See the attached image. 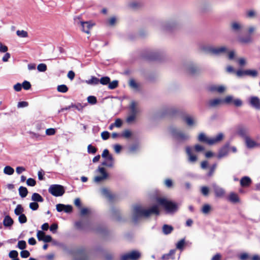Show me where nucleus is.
Instances as JSON below:
<instances>
[{
    "instance_id": "nucleus-2",
    "label": "nucleus",
    "mask_w": 260,
    "mask_h": 260,
    "mask_svg": "<svg viewBox=\"0 0 260 260\" xmlns=\"http://www.w3.org/2000/svg\"><path fill=\"white\" fill-rule=\"evenodd\" d=\"M156 201L159 205L162 206L166 212L169 213H173L176 212L178 209L179 205L166 198H157Z\"/></svg>"
},
{
    "instance_id": "nucleus-19",
    "label": "nucleus",
    "mask_w": 260,
    "mask_h": 260,
    "mask_svg": "<svg viewBox=\"0 0 260 260\" xmlns=\"http://www.w3.org/2000/svg\"><path fill=\"white\" fill-rule=\"evenodd\" d=\"M231 29L235 32H241L243 28V25L241 22L233 21L231 23Z\"/></svg>"
},
{
    "instance_id": "nucleus-17",
    "label": "nucleus",
    "mask_w": 260,
    "mask_h": 260,
    "mask_svg": "<svg viewBox=\"0 0 260 260\" xmlns=\"http://www.w3.org/2000/svg\"><path fill=\"white\" fill-rule=\"evenodd\" d=\"M251 107L257 110H260V99L257 96H251L249 99Z\"/></svg>"
},
{
    "instance_id": "nucleus-51",
    "label": "nucleus",
    "mask_w": 260,
    "mask_h": 260,
    "mask_svg": "<svg viewBox=\"0 0 260 260\" xmlns=\"http://www.w3.org/2000/svg\"><path fill=\"white\" fill-rule=\"evenodd\" d=\"M87 101L89 104L92 105L95 104L97 102L96 98L94 96H89L87 98Z\"/></svg>"
},
{
    "instance_id": "nucleus-60",
    "label": "nucleus",
    "mask_w": 260,
    "mask_h": 260,
    "mask_svg": "<svg viewBox=\"0 0 260 260\" xmlns=\"http://www.w3.org/2000/svg\"><path fill=\"white\" fill-rule=\"evenodd\" d=\"M87 150L88 153L94 154L96 151V149L91 145H89L87 147Z\"/></svg>"
},
{
    "instance_id": "nucleus-30",
    "label": "nucleus",
    "mask_w": 260,
    "mask_h": 260,
    "mask_svg": "<svg viewBox=\"0 0 260 260\" xmlns=\"http://www.w3.org/2000/svg\"><path fill=\"white\" fill-rule=\"evenodd\" d=\"M258 75V72L255 69H247L246 76H250L252 78H255Z\"/></svg>"
},
{
    "instance_id": "nucleus-10",
    "label": "nucleus",
    "mask_w": 260,
    "mask_h": 260,
    "mask_svg": "<svg viewBox=\"0 0 260 260\" xmlns=\"http://www.w3.org/2000/svg\"><path fill=\"white\" fill-rule=\"evenodd\" d=\"M141 255V253L139 251L133 250L122 255L121 260H137Z\"/></svg>"
},
{
    "instance_id": "nucleus-24",
    "label": "nucleus",
    "mask_w": 260,
    "mask_h": 260,
    "mask_svg": "<svg viewBox=\"0 0 260 260\" xmlns=\"http://www.w3.org/2000/svg\"><path fill=\"white\" fill-rule=\"evenodd\" d=\"M14 223L13 219L9 216L6 215L5 216L3 220V224L5 227L9 228L12 226Z\"/></svg>"
},
{
    "instance_id": "nucleus-37",
    "label": "nucleus",
    "mask_w": 260,
    "mask_h": 260,
    "mask_svg": "<svg viewBox=\"0 0 260 260\" xmlns=\"http://www.w3.org/2000/svg\"><path fill=\"white\" fill-rule=\"evenodd\" d=\"M85 82L89 85H97L99 83V79L95 77L92 76L90 79L86 80Z\"/></svg>"
},
{
    "instance_id": "nucleus-25",
    "label": "nucleus",
    "mask_w": 260,
    "mask_h": 260,
    "mask_svg": "<svg viewBox=\"0 0 260 260\" xmlns=\"http://www.w3.org/2000/svg\"><path fill=\"white\" fill-rule=\"evenodd\" d=\"M251 183V179L247 176H245L241 178L240 184L242 187H248Z\"/></svg>"
},
{
    "instance_id": "nucleus-26",
    "label": "nucleus",
    "mask_w": 260,
    "mask_h": 260,
    "mask_svg": "<svg viewBox=\"0 0 260 260\" xmlns=\"http://www.w3.org/2000/svg\"><path fill=\"white\" fill-rule=\"evenodd\" d=\"M129 87L136 90H138L140 88V84L137 82L134 79H131L128 82Z\"/></svg>"
},
{
    "instance_id": "nucleus-31",
    "label": "nucleus",
    "mask_w": 260,
    "mask_h": 260,
    "mask_svg": "<svg viewBox=\"0 0 260 260\" xmlns=\"http://www.w3.org/2000/svg\"><path fill=\"white\" fill-rule=\"evenodd\" d=\"M137 106V103L136 102H132L129 106L130 113L137 114L138 112Z\"/></svg>"
},
{
    "instance_id": "nucleus-61",
    "label": "nucleus",
    "mask_w": 260,
    "mask_h": 260,
    "mask_svg": "<svg viewBox=\"0 0 260 260\" xmlns=\"http://www.w3.org/2000/svg\"><path fill=\"white\" fill-rule=\"evenodd\" d=\"M109 137L110 134L107 131H104L101 133V137L104 140H107Z\"/></svg>"
},
{
    "instance_id": "nucleus-50",
    "label": "nucleus",
    "mask_w": 260,
    "mask_h": 260,
    "mask_svg": "<svg viewBox=\"0 0 260 260\" xmlns=\"http://www.w3.org/2000/svg\"><path fill=\"white\" fill-rule=\"evenodd\" d=\"M16 34L18 36L21 38H26L28 36L27 32L24 30H17Z\"/></svg>"
},
{
    "instance_id": "nucleus-52",
    "label": "nucleus",
    "mask_w": 260,
    "mask_h": 260,
    "mask_svg": "<svg viewBox=\"0 0 260 260\" xmlns=\"http://www.w3.org/2000/svg\"><path fill=\"white\" fill-rule=\"evenodd\" d=\"M37 69L39 72H45L47 70V66L44 63H40L38 66Z\"/></svg>"
},
{
    "instance_id": "nucleus-3",
    "label": "nucleus",
    "mask_w": 260,
    "mask_h": 260,
    "mask_svg": "<svg viewBox=\"0 0 260 260\" xmlns=\"http://www.w3.org/2000/svg\"><path fill=\"white\" fill-rule=\"evenodd\" d=\"M186 153L187 156L188 161L191 164L195 163L198 160V157L194 151L201 152L204 150V147L201 145L197 144L194 147L187 146L185 148Z\"/></svg>"
},
{
    "instance_id": "nucleus-39",
    "label": "nucleus",
    "mask_w": 260,
    "mask_h": 260,
    "mask_svg": "<svg viewBox=\"0 0 260 260\" xmlns=\"http://www.w3.org/2000/svg\"><path fill=\"white\" fill-rule=\"evenodd\" d=\"M246 16L248 18H253L256 16V12L253 10H249L246 11Z\"/></svg>"
},
{
    "instance_id": "nucleus-7",
    "label": "nucleus",
    "mask_w": 260,
    "mask_h": 260,
    "mask_svg": "<svg viewBox=\"0 0 260 260\" xmlns=\"http://www.w3.org/2000/svg\"><path fill=\"white\" fill-rule=\"evenodd\" d=\"M102 157L104 159L102 165L108 168H113L114 166V158L113 155L110 154L108 149H104L102 154Z\"/></svg>"
},
{
    "instance_id": "nucleus-41",
    "label": "nucleus",
    "mask_w": 260,
    "mask_h": 260,
    "mask_svg": "<svg viewBox=\"0 0 260 260\" xmlns=\"http://www.w3.org/2000/svg\"><path fill=\"white\" fill-rule=\"evenodd\" d=\"M57 90L60 92L66 93L68 91V88L66 85L62 84L57 86Z\"/></svg>"
},
{
    "instance_id": "nucleus-56",
    "label": "nucleus",
    "mask_w": 260,
    "mask_h": 260,
    "mask_svg": "<svg viewBox=\"0 0 260 260\" xmlns=\"http://www.w3.org/2000/svg\"><path fill=\"white\" fill-rule=\"evenodd\" d=\"M247 70H238L236 72V75L238 77H242L244 76H246Z\"/></svg>"
},
{
    "instance_id": "nucleus-29",
    "label": "nucleus",
    "mask_w": 260,
    "mask_h": 260,
    "mask_svg": "<svg viewBox=\"0 0 260 260\" xmlns=\"http://www.w3.org/2000/svg\"><path fill=\"white\" fill-rule=\"evenodd\" d=\"M31 200L35 202H43L44 199L38 193H34L31 196Z\"/></svg>"
},
{
    "instance_id": "nucleus-13",
    "label": "nucleus",
    "mask_w": 260,
    "mask_h": 260,
    "mask_svg": "<svg viewBox=\"0 0 260 260\" xmlns=\"http://www.w3.org/2000/svg\"><path fill=\"white\" fill-rule=\"evenodd\" d=\"M244 139L246 146L248 149H254L259 146L257 142L248 136H246Z\"/></svg>"
},
{
    "instance_id": "nucleus-28",
    "label": "nucleus",
    "mask_w": 260,
    "mask_h": 260,
    "mask_svg": "<svg viewBox=\"0 0 260 260\" xmlns=\"http://www.w3.org/2000/svg\"><path fill=\"white\" fill-rule=\"evenodd\" d=\"M118 20V18L116 16H112L107 19L106 24L107 25L110 26H114Z\"/></svg>"
},
{
    "instance_id": "nucleus-36",
    "label": "nucleus",
    "mask_w": 260,
    "mask_h": 260,
    "mask_svg": "<svg viewBox=\"0 0 260 260\" xmlns=\"http://www.w3.org/2000/svg\"><path fill=\"white\" fill-rule=\"evenodd\" d=\"M24 212V208L21 205H17L16 208L14 210V213L15 215L19 216Z\"/></svg>"
},
{
    "instance_id": "nucleus-6",
    "label": "nucleus",
    "mask_w": 260,
    "mask_h": 260,
    "mask_svg": "<svg viewBox=\"0 0 260 260\" xmlns=\"http://www.w3.org/2000/svg\"><path fill=\"white\" fill-rule=\"evenodd\" d=\"M170 132L172 136L179 141H185L189 139L190 136L188 133H185L175 127H171Z\"/></svg>"
},
{
    "instance_id": "nucleus-53",
    "label": "nucleus",
    "mask_w": 260,
    "mask_h": 260,
    "mask_svg": "<svg viewBox=\"0 0 260 260\" xmlns=\"http://www.w3.org/2000/svg\"><path fill=\"white\" fill-rule=\"evenodd\" d=\"M29 207L32 210L35 211L38 209L39 204L38 203L34 201L29 204Z\"/></svg>"
},
{
    "instance_id": "nucleus-33",
    "label": "nucleus",
    "mask_w": 260,
    "mask_h": 260,
    "mask_svg": "<svg viewBox=\"0 0 260 260\" xmlns=\"http://www.w3.org/2000/svg\"><path fill=\"white\" fill-rule=\"evenodd\" d=\"M162 230L163 233L164 234L168 235V234H170L172 232L173 228L171 225L165 224L162 226Z\"/></svg>"
},
{
    "instance_id": "nucleus-18",
    "label": "nucleus",
    "mask_w": 260,
    "mask_h": 260,
    "mask_svg": "<svg viewBox=\"0 0 260 260\" xmlns=\"http://www.w3.org/2000/svg\"><path fill=\"white\" fill-rule=\"evenodd\" d=\"M229 152V145H225L219 150L217 157L219 159L224 157L228 155Z\"/></svg>"
},
{
    "instance_id": "nucleus-8",
    "label": "nucleus",
    "mask_w": 260,
    "mask_h": 260,
    "mask_svg": "<svg viewBox=\"0 0 260 260\" xmlns=\"http://www.w3.org/2000/svg\"><path fill=\"white\" fill-rule=\"evenodd\" d=\"M48 191L50 193L55 197L62 196L64 193V189L62 185L58 184L51 185Z\"/></svg>"
},
{
    "instance_id": "nucleus-22",
    "label": "nucleus",
    "mask_w": 260,
    "mask_h": 260,
    "mask_svg": "<svg viewBox=\"0 0 260 260\" xmlns=\"http://www.w3.org/2000/svg\"><path fill=\"white\" fill-rule=\"evenodd\" d=\"M212 187L213 188L216 197L220 198L224 196L225 192L223 188L217 186L215 184H213L212 185Z\"/></svg>"
},
{
    "instance_id": "nucleus-4",
    "label": "nucleus",
    "mask_w": 260,
    "mask_h": 260,
    "mask_svg": "<svg viewBox=\"0 0 260 260\" xmlns=\"http://www.w3.org/2000/svg\"><path fill=\"white\" fill-rule=\"evenodd\" d=\"M224 137L222 133H219L216 136L208 137L204 133H201L198 136V140L204 142L209 145H212L219 143Z\"/></svg>"
},
{
    "instance_id": "nucleus-23",
    "label": "nucleus",
    "mask_w": 260,
    "mask_h": 260,
    "mask_svg": "<svg viewBox=\"0 0 260 260\" xmlns=\"http://www.w3.org/2000/svg\"><path fill=\"white\" fill-rule=\"evenodd\" d=\"M186 70L188 73L193 74L199 71V68L196 64L190 63L186 65Z\"/></svg>"
},
{
    "instance_id": "nucleus-27",
    "label": "nucleus",
    "mask_w": 260,
    "mask_h": 260,
    "mask_svg": "<svg viewBox=\"0 0 260 260\" xmlns=\"http://www.w3.org/2000/svg\"><path fill=\"white\" fill-rule=\"evenodd\" d=\"M228 199L230 202L233 203H238L240 201L238 194L234 192L230 193Z\"/></svg>"
},
{
    "instance_id": "nucleus-59",
    "label": "nucleus",
    "mask_w": 260,
    "mask_h": 260,
    "mask_svg": "<svg viewBox=\"0 0 260 260\" xmlns=\"http://www.w3.org/2000/svg\"><path fill=\"white\" fill-rule=\"evenodd\" d=\"M21 85L22 87H23L25 90L29 89L31 87L30 83L27 81H24Z\"/></svg>"
},
{
    "instance_id": "nucleus-42",
    "label": "nucleus",
    "mask_w": 260,
    "mask_h": 260,
    "mask_svg": "<svg viewBox=\"0 0 260 260\" xmlns=\"http://www.w3.org/2000/svg\"><path fill=\"white\" fill-rule=\"evenodd\" d=\"M184 244L185 240L184 239H182L177 243L176 248L180 250H182Z\"/></svg>"
},
{
    "instance_id": "nucleus-21",
    "label": "nucleus",
    "mask_w": 260,
    "mask_h": 260,
    "mask_svg": "<svg viewBox=\"0 0 260 260\" xmlns=\"http://www.w3.org/2000/svg\"><path fill=\"white\" fill-rule=\"evenodd\" d=\"M238 41L242 44H248L252 42L253 39L250 35H246L245 36L238 37Z\"/></svg>"
},
{
    "instance_id": "nucleus-5",
    "label": "nucleus",
    "mask_w": 260,
    "mask_h": 260,
    "mask_svg": "<svg viewBox=\"0 0 260 260\" xmlns=\"http://www.w3.org/2000/svg\"><path fill=\"white\" fill-rule=\"evenodd\" d=\"M202 49L207 53L215 55H220L228 52V49L226 46L214 47L210 45H206L203 47Z\"/></svg>"
},
{
    "instance_id": "nucleus-11",
    "label": "nucleus",
    "mask_w": 260,
    "mask_h": 260,
    "mask_svg": "<svg viewBox=\"0 0 260 260\" xmlns=\"http://www.w3.org/2000/svg\"><path fill=\"white\" fill-rule=\"evenodd\" d=\"M97 172L99 173L101 175L96 176L94 178V181L95 183H100L106 179L108 176V174L106 172L105 169L103 167H99L97 170Z\"/></svg>"
},
{
    "instance_id": "nucleus-55",
    "label": "nucleus",
    "mask_w": 260,
    "mask_h": 260,
    "mask_svg": "<svg viewBox=\"0 0 260 260\" xmlns=\"http://www.w3.org/2000/svg\"><path fill=\"white\" fill-rule=\"evenodd\" d=\"M18 255V253L16 250H12L9 253V257L13 259L17 258Z\"/></svg>"
},
{
    "instance_id": "nucleus-44",
    "label": "nucleus",
    "mask_w": 260,
    "mask_h": 260,
    "mask_svg": "<svg viewBox=\"0 0 260 260\" xmlns=\"http://www.w3.org/2000/svg\"><path fill=\"white\" fill-rule=\"evenodd\" d=\"M110 81V79L108 77H104L101 78L99 80V82H100L103 85H107Z\"/></svg>"
},
{
    "instance_id": "nucleus-9",
    "label": "nucleus",
    "mask_w": 260,
    "mask_h": 260,
    "mask_svg": "<svg viewBox=\"0 0 260 260\" xmlns=\"http://www.w3.org/2000/svg\"><path fill=\"white\" fill-rule=\"evenodd\" d=\"M223 104L230 105L233 104L236 107H241L242 104V101L238 98H235L232 95H226L223 99Z\"/></svg>"
},
{
    "instance_id": "nucleus-20",
    "label": "nucleus",
    "mask_w": 260,
    "mask_h": 260,
    "mask_svg": "<svg viewBox=\"0 0 260 260\" xmlns=\"http://www.w3.org/2000/svg\"><path fill=\"white\" fill-rule=\"evenodd\" d=\"M183 120L186 122V124L191 127L196 126L197 124V121L192 116L187 115L183 117Z\"/></svg>"
},
{
    "instance_id": "nucleus-35",
    "label": "nucleus",
    "mask_w": 260,
    "mask_h": 260,
    "mask_svg": "<svg viewBox=\"0 0 260 260\" xmlns=\"http://www.w3.org/2000/svg\"><path fill=\"white\" fill-rule=\"evenodd\" d=\"M18 190H19V195L21 196V198H25L28 193V191H27V188L23 186H20Z\"/></svg>"
},
{
    "instance_id": "nucleus-16",
    "label": "nucleus",
    "mask_w": 260,
    "mask_h": 260,
    "mask_svg": "<svg viewBox=\"0 0 260 260\" xmlns=\"http://www.w3.org/2000/svg\"><path fill=\"white\" fill-rule=\"evenodd\" d=\"M37 236L39 241H43L44 242H49L52 240V237L49 235H46L42 231L37 232Z\"/></svg>"
},
{
    "instance_id": "nucleus-38",
    "label": "nucleus",
    "mask_w": 260,
    "mask_h": 260,
    "mask_svg": "<svg viewBox=\"0 0 260 260\" xmlns=\"http://www.w3.org/2000/svg\"><path fill=\"white\" fill-rule=\"evenodd\" d=\"M14 172V170L10 166H6L4 169V173L8 175H12Z\"/></svg>"
},
{
    "instance_id": "nucleus-15",
    "label": "nucleus",
    "mask_w": 260,
    "mask_h": 260,
    "mask_svg": "<svg viewBox=\"0 0 260 260\" xmlns=\"http://www.w3.org/2000/svg\"><path fill=\"white\" fill-rule=\"evenodd\" d=\"M79 23L81 26V29L82 31L89 34L90 33V30L93 26V24H91L89 21H80Z\"/></svg>"
},
{
    "instance_id": "nucleus-54",
    "label": "nucleus",
    "mask_w": 260,
    "mask_h": 260,
    "mask_svg": "<svg viewBox=\"0 0 260 260\" xmlns=\"http://www.w3.org/2000/svg\"><path fill=\"white\" fill-rule=\"evenodd\" d=\"M201 191L204 196H206L208 195L209 189L207 186H202L201 188Z\"/></svg>"
},
{
    "instance_id": "nucleus-64",
    "label": "nucleus",
    "mask_w": 260,
    "mask_h": 260,
    "mask_svg": "<svg viewBox=\"0 0 260 260\" xmlns=\"http://www.w3.org/2000/svg\"><path fill=\"white\" fill-rule=\"evenodd\" d=\"M56 131L54 128H50L46 130V134L48 136H52L55 134Z\"/></svg>"
},
{
    "instance_id": "nucleus-46",
    "label": "nucleus",
    "mask_w": 260,
    "mask_h": 260,
    "mask_svg": "<svg viewBox=\"0 0 260 260\" xmlns=\"http://www.w3.org/2000/svg\"><path fill=\"white\" fill-rule=\"evenodd\" d=\"M237 62L240 66H244L247 63V59L244 57H240L238 58Z\"/></svg>"
},
{
    "instance_id": "nucleus-34",
    "label": "nucleus",
    "mask_w": 260,
    "mask_h": 260,
    "mask_svg": "<svg viewBox=\"0 0 260 260\" xmlns=\"http://www.w3.org/2000/svg\"><path fill=\"white\" fill-rule=\"evenodd\" d=\"M248 130L246 127L240 126L237 129V134L241 136L246 137Z\"/></svg>"
},
{
    "instance_id": "nucleus-49",
    "label": "nucleus",
    "mask_w": 260,
    "mask_h": 260,
    "mask_svg": "<svg viewBox=\"0 0 260 260\" xmlns=\"http://www.w3.org/2000/svg\"><path fill=\"white\" fill-rule=\"evenodd\" d=\"M216 167H217V165L216 164H213L210 168V170H209V171L208 172V173H207V175L209 177H211L213 175V174H214V172L216 168Z\"/></svg>"
},
{
    "instance_id": "nucleus-45",
    "label": "nucleus",
    "mask_w": 260,
    "mask_h": 260,
    "mask_svg": "<svg viewBox=\"0 0 260 260\" xmlns=\"http://www.w3.org/2000/svg\"><path fill=\"white\" fill-rule=\"evenodd\" d=\"M118 82L117 80H114L111 82L109 83L108 87L110 89H113L116 88L118 86Z\"/></svg>"
},
{
    "instance_id": "nucleus-12",
    "label": "nucleus",
    "mask_w": 260,
    "mask_h": 260,
    "mask_svg": "<svg viewBox=\"0 0 260 260\" xmlns=\"http://www.w3.org/2000/svg\"><path fill=\"white\" fill-rule=\"evenodd\" d=\"M208 89L211 92L222 93L226 91V87L223 85L211 84L208 86Z\"/></svg>"
},
{
    "instance_id": "nucleus-63",
    "label": "nucleus",
    "mask_w": 260,
    "mask_h": 260,
    "mask_svg": "<svg viewBox=\"0 0 260 260\" xmlns=\"http://www.w3.org/2000/svg\"><path fill=\"white\" fill-rule=\"evenodd\" d=\"M113 149L116 153H119L122 149V146L119 144L113 145Z\"/></svg>"
},
{
    "instance_id": "nucleus-57",
    "label": "nucleus",
    "mask_w": 260,
    "mask_h": 260,
    "mask_svg": "<svg viewBox=\"0 0 260 260\" xmlns=\"http://www.w3.org/2000/svg\"><path fill=\"white\" fill-rule=\"evenodd\" d=\"M26 184L28 186H34L36 184V182L35 179L30 178L27 180Z\"/></svg>"
},
{
    "instance_id": "nucleus-32",
    "label": "nucleus",
    "mask_w": 260,
    "mask_h": 260,
    "mask_svg": "<svg viewBox=\"0 0 260 260\" xmlns=\"http://www.w3.org/2000/svg\"><path fill=\"white\" fill-rule=\"evenodd\" d=\"M101 191L102 195L106 198L109 199V200L112 199L113 196L108 189L103 188L101 189Z\"/></svg>"
},
{
    "instance_id": "nucleus-62",
    "label": "nucleus",
    "mask_w": 260,
    "mask_h": 260,
    "mask_svg": "<svg viewBox=\"0 0 260 260\" xmlns=\"http://www.w3.org/2000/svg\"><path fill=\"white\" fill-rule=\"evenodd\" d=\"M132 135V133L129 130H125L122 133L121 136L125 138H129Z\"/></svg>"
},
{
    "instance_id": "nucleus-43",
    "label": "nucleus",
    "mask_w": 260,
    "mask_h": 260,
    "mask_svg": "<svg viewBox=\"0 0 260 260\" xmlns=\"http://www.w3.org/2000/svg\"><path fill=\"white\" fill-rule=\"evenodd\" d=\"M17 247L21 250H24L26 248V243L24 240L19 241L18 243Z\"/></svg>"
},
{
    "instance_id": "nucleus-47",
    "label": "nucleus",
    "mask_w": 260,
    "mask_h": 260,
    "mask_svg": "<svg viewBox=\"0 0 260 260\" xmlns=\"http://www.w3.org/2000/svg\"><path fill=\"white\" fill-rule=\"evenodd\" d=\"M18 221L21 224L26 223L27 222V218L25 214L23 213L19 215Z\"/></svg>"
},
{
    "instance_id": "nucleus-1",
    "label": "nucleus",
    "mask_w": 260,
    "mask_h": 260,
    "mask_svg": "<svg viewBox=\"0 0 260 260\" xmlns=\"http://www.w3.org/2000/svg\"><path fill=\"white\" fill-rule=\"evenodd\" d=\"M158 215L159 210L157 205L153 206L149 209H145L139 206L134 207L133 211V220L136 222L142 217H148L151 214Z\"/></svg>"
},
{
    "instance_id": "nucleus-58",
    "label": "nucleus",
    "mask_w": 260,
    "mask_h": 260,
    "mask_svg": "<svg viewBox=\"0 0 260 260\" xmlns=\"http://www.w3.org/2000/svg\"><path fill=\"white\" fill-rule=\"evenodd\" d=\"M255 30H256V27L255 26H253V25L249 26L247 28V32L248 34V35H250L251 36V35L253 34Z\"/></svg>"
},
{
    "instance_id": "nucleus-48",
    "label": "nucleus",
    "mask_w": 260,
    "mask_h": 260,
    "mask_svg": "<svg viewBox=\"0 0 260 260\" xmlns=\"http://www.w3.org/2000/svg\"><path fill=\"white\" fill-rule=\"evenodd\" d=\"M211 210V206L209 204L204 205L202 209V211L204 214L208 213Z\"/></svg>"
},
{
    "instance_id": "nucleus-40",
    "label": "nucleus",
    "mask_w": 260,
    "mask_h": 260,
    "mask_svg": "<svg viewBox=\"0 0 260 260\" xmlns=\"http://www.w3.org/2000/svg\"><path fill=\"white\" fill-rule=\"evenodd\" d=\"M136 115L137 114H136L130 113L129 115L127 116L126 118V122L127 123H130L134 121L136 119Z\"/></svg>"
},
{
    "instance_id": "nucleus-14",
    "label": "nucleus",
    "mask_w": 260,
    "mask_h": 260,
    "mask_svg": "<svg viewBox=\"0 0 260 260\" xmlns=\"http://www.w3.org/2000/svg\"><path fill=\"white\" fill-rule=\"evenodd\" d=\"M222 104H223V100L218 98L210 99L207 103L208 106L211 108L217 107Z\"/></svg>"
}]
</instances>
